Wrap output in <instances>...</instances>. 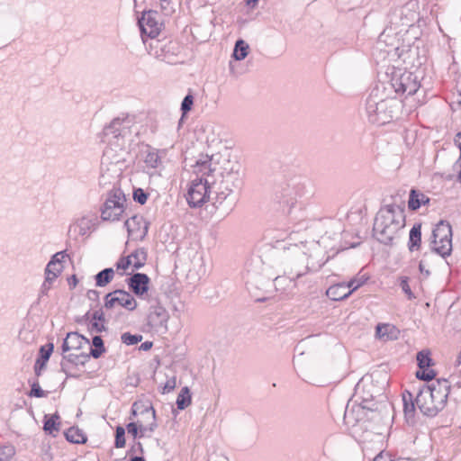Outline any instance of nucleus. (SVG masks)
Wrapping results in <instances>:
<instances>
[{"mask_svg":"<svg viewBox=\"0 0 461 461\" xmlns=\"http://www.w3.org/2000/svg\"><path fill=\"white\" fill-rule=\"evenodd\" d=\"M358 390L357 387L356 400L351 407L349 403L346 406L344 420L353 427L359 426L361 429H375V426L390 418L393 406L385 396L380 395L375 399L369 391L363 389V393L359 394Z\"/></svg>","mask_w":461,"mask_h":461,"instance_id":"f257e3e1","label":"nucleus"},{"mask_svg":"<svg viewBox=\"0 0 461 461\" xmlns=\"http://www.w3.org/2000/svg\"><path fill=\"white\" fill-rule=\"evenodd\" d=\"M405 226L402 204H386L380 208L373 225V236L384 245L391 246L396 233Z\"/></svg>","mask_w":461,"mask_h":461,"instance_id":"f03ea898","label":"nucleus"},{"mask_svg":"<svg viewBox=\"0 0 461 461\" xmlns=\"http://www.w3.org/2000/svg\"><path fill=\"white\" fill-rule=\"evenodd\" d=\"M305 193V183L301 176H294L289 178L280 176L275 181L272 200L277 205V210L289 214L298 199L302 198Z\"/></svg>","mask_w":461,"mask_h":461,"instance_id":"7ed1b4c3","label":"nucleus"},{"mask_svg":"<svg viewBox=\"0 0 461 461\" xmlns=\"http://www.w3.org/2000/svg\"><path fill=\"white\" fill-rule=\"evenodd\" d=\"M220 179L214 178L212 181V190L216 194L214 204L222 203L226 198L240 189L242 185L241 165L238 161L227 160L219 172Z\"/></svg>","mask_w":461,"mask_h":461,"instance_id":"20e7f679","label":"nucleus"},{"mask_svg":"<svg viewBox=\"0 0 461 461\" xmlns=\"http://www.w3.org/2000/svg\"><path fill=\"white\" fill-rule=\"evenodd\" d=\"M144 45L150 56L168 64L176 63V58L181 51V45L176 40L163 37L145 41Z\"/></svg>","mask_w":461,"mask_h":461,"instance_id":"39448f33","label":"nucleus"},{"mask_svg":"<svg viewBox=\"0 0 461 461\" xmlns=\"http://www.w3.org/2000/svg\"><path fill=\"white\" fill-rule=\"evenodd\" d=\"M452 226L446 220H440L432 230L431 250L443 258L450 256L453 250L452 246Z\"/></svg>","mask_w":461,"mask_h":461,"instance_id":"423d86ee","label":"nucleus"},{"mask_svg":"<svg viewBox=\"0 0 461 461\" xmlns=\"http://www.w3.org/2000/svg\"><path fill=\"white\" fill-rule=\"evenodd\" d=\"M125 201V194L121 188L111 189L100 208L102 221H119L124 212L123 203Z\"/></svg>","mask_w":461,"mask_h":461,"instance_id":"0eeeda50","label":"nucleus"},{"mask_svg":"<svg viewBox=\"0 0 461 461\" xmlns=\"http://www.w3.org/2000/svg\"><path fill=\"white\" fill-rule=\"evenodd\" d=\"M213 193L212 181L209 178H194L187 191L186 201L190 207L199 208L209 199Z\"/></svg>","mask_w":461,"mask_h":461,"instance_id":"6e6552de","label":"nucleus"},{"mask_svg":"<svg viewBox=\"0 0 461 461\" xmlns=\"http://www.w3.org/2000/svg\"><path fill=\"white\" fill-rule=\"evenodd\" d=\"M388 100H378L376 95H374L373 93L370 94L366 101V111L371 123L384 125L393 120V112L388 110Z\"/></svg>","mask_w":461,"mask_h":461,"instance_id":"1a4fd4ad","label":"nucleus"},{"mask_svg":"<svg viewBox=\"0 0 461 461\" xmlns=\"http://www.w3.org/2000/svg\"><path fill=\"white\" fill-rule=\"evenodd\" d=\"M158 13L154 10L144 11L141 17L138 19L142 41H151L158 37L160 33L161 23H158Z\"/></svg>","mask_w":461,"mask_h":461,"instance_id":"9d476101","label":"nucleus"},{"mask_svg":"<svg viewBox=\"0 0 461 461\" xmlns=\"http://www.w3.org/2000/svg\"><path fill=\"white\" fill-rule=\"evenodd\" d=\"M392 86L397 94L413 95L420 87V83L417 75L406 71L399 77H393Z\"/></svg>","mask_w":461,"mask_h":461,"instance_id":"9b49d317","label":"nucleus"},{"mask_svg":"<svg viewBox=\"0 0 461 461\" xmlns=\"http://www.w3.org/2000/svg\"><path fill=\"white\" fill-rule=\"evenodd\" d=\"M131 126L132 120H131L129 116L123 118L116 117L104 128L103 134L104 137L111 136L117 140V141L120 140H124L126 138L130 137Z\"/></svg>","mask_w":461,"mask_h":461,"instance_id":"f8f14e48","label":"nucleus"},{"mask_svg":"<svg viewBox=\"0 0 461 461\" xmlns=\"http://www.w3.org/2000/svg\"><path fill=\"white\" fill-rule=\"evenodd\" d=\"M116 303L128 311L135 310L138 305L132 294L123 289H116L105 294L104 305L105 309H112Z\"/></svg>","mask_w":461,"mask_h":461,"instance_id":"ddd939ff","label":"nucleus"},{"mask_svg":"<svg viewBox=\"0 0 461 461\" xmlns=\"http://www.w3.org/2000/svg\"><path fill=\"white\" fill-rule=\"evenodd\" d=\"M433 391L429 386H421L415 397V402L420 412L428 417H435L439 411L432 400Z\"/></svg>","mask_w":461,"mask_h":461,"instance_id":"4468645a","label":"nucleus"},{"mask_svg":"<svg viewBox=\"0 0 461 461\" xmlns=\"http://www.w3.org/2000/svg\"><path fill=\"white\" fill-rule=\"evenodd\" d=\"M126 284L130 290L138 298H144L148 295L149 290L150 278L145 273L135 272L126 280Z\"/></svg>","mask_w":461,"mask_h":461,"instance_id":"2eb2a0df","label":"nucleus"},{"mask_svg":"<svg viewBox=\"0 0 461 461\" xmlns=\"http://www.w3.org/2000/svg\"><path fill=\"white\" fill-rule=\"evenodd\" d=\"M128 235L134 240H143L148 234L149 222L143 216L133 215L125 221Z\"/></svg>","mask_w":461,"mask_h":461,"instance_id":"dca6fc26","label":"nucleus"},{"mask_svg":"<svg viewBox=\"0 0 461 461\" xmlns=\"http://www.w3.org/2000/svg\"><path fill=\"white\" fill-rule=\"evenodd\" d=\"M422 386H429L433 391L432 400L437 405L438 410L440 411L445 407L447 397L450 392V384L447 379H438L436 383L430 384H423Z\"/></svg>","mask_w":461,"mask_h":461,"instance_id":"f3484780","label":"nucleus"},{"mask_svg":"<svg viewBox=\"0 0 461 461\" xmlns=\"http://www.w3.org/2000/svg\"><path fill=\"white\" fill-rule=\"evenodd\" d=\"M289 249L295 255V265L285 273L288 275L290 281L299 279L309 272V267L304 265L305 255L302 253L297 245H293Z\"/></svg>","mask_w":461,"mask_h":461,"instance_id":"a211bd4d","label":"nucleus"},{"mask_svg":"<svg viewBox=\"0 0 461 461\" xmlns=\"http://www.w3.org/2000/svg\"><path fill=\"white\" fill-rule=\"evenodd\" d=\"M169 319L167 311L156 301V304L150 305L149 313L148 315V323L152 328H165Z\"/></svg>","mask_w":461,"mask_h":461,"instance_id":"6ab92c4d","label":"nucleus"},{"mask_svg":"<svg viewBox=\"0 0 461 461\" xmlns=\"http://www.w3.org/2000/svg\"><path fill=\"white\" fill-rule=\"evenodd\" d=\"M212 157H209L208 155L202 156L201 158L195 161V164L193 166L194 173L195 174V178H209L213 180L214 175L213 173L217 170L216 167H212Z\"/></svg>","mask_w":461,"mask_h":461,"instance_id":"aec40b11","label":"nucleus"},{"mask_svg":"<svg viewBox=\"0 0 461 461\" xmlns=\"http://www.w3.org/2000/svg\"><path fill=\"white\" fill-rule=\"evenodd\" d=\"M53 351L54 344L52 342H48L47 344L40 347L39 354L33 366L34 373L37 376L41 375V371L46 367Z\"/></svg>","mask_w":461,"mask_h":461,"instance_id":"412c9836","label":"nucleus"},{"mask_svg":"<svg viewBox=\"0 0 461 461\" xmlns=\"http://www.w3.org/2000/svg\"><path fill=\"white\" fill-rule=\"evenodd\" d=\"M402 403H403V413L406 422L409 425H414L416 423L415 414H416V407L417 404L415 402V398L412 393L405 390L402 393Z\"/></svg>","mask_w":461,"mask_h":461,"instance_id":"4be33fe9","label":"nucleus"},{"mask_svg":"<svg viewBox=\"0 0 461 461\" xmlns=\"http://www.w3.org/2000/svg\"><path fill=\"white\" fill-rule=\"evenodd\" d=\"M75 224L79 229L78 234L86 236L96 229L99 224V219L96 213H89L77 219Z\"/></svg>","mask_w":461,"mask_h":461,"instance_id":"5701e85b","label":"nucleus"},{"mask_svg":"<svg viewBox=\"0 0 461 461\" xmlns=\"http://www.w3.org/2000/svg\"><path fill=\"white\" fill-rule=\"evenodd\" d=\"M105 316L102 308L95 310L92 312L91 321L88 324L87 331L90 334L101 333L107 331L108 328L105 325Z\"/></svg>","mask_w":461,"mask_h":461,"instance_id":"b1692460","label":"nucleus"},{"mask_svg":"<svg viewBox=\"0 0 461 461\" xmlns=\"http://www.w3.org/2000/svg\"><path fill=\"white\" fill-rule=\"evenodd\" d=\"M430 198L421 193L420 190L411 188L409 194L408 208L411 211H417L422 205H428Z\"/></svg>","mask_w":461,"mask_h":461,"instance_id":"393cba45","label":"nucleus"},{"mask_svg":"<svg viewBox=\"0 0 461 461\" xmlns=\"http://www.w3.org/2000/svg\"><path fill=\"white\" fill-rule=\"evenodd\" d=\"M421 246V223L416 222L409 232L408 249L411 252L419 250Z\"/></svg>","mask_w":461,"mask_h":461,"instance_id":"a878e982","label":"nucleus"},{"mask_svg":"<svg viewBox=\"0 0 461 461\" xmlns=\"http://www.w3.org/2000/svg\"><path fill=\"white\" fill-rule=\"evenodd\" d=\"M348 290L345 283H340L330 286L327 290V295L333 301H342L351 294V291Z\"/></svg>","mask_w":461,"mask_h":461,"instance_id":"bb28decb","label":"nucleus"},{"mask_svg":"<svg viewBox=\"0 0 461 461\" xmlns=\"http://www.w3.org/2000/svg\"><path fill=\"white\" fill-rule=\"evenodd\" d=\"M89 345L90 351L88 354L95 359L100 358L107 350L102 336L98 334L92 337Z\"/></svg>","mask_w":461,"mask_h":461,"instance_id":"cd10ccee","label":"nucleus"},{"mask_svg":"<svg viewBox=\"0 0 461 461\" xmlns=\"http://www.w3.org/2000/svg\"><path fill=\"white\" fill-rule=\"evenodd\" d=\"M64 436L72 444H85L87 441L86 433L77 427H70L64 431Z\"/></svg>","mask_w":461,"mask_h":461,"instance_id":"c85d7f7f","label":"nucleus"},{"mask_svg":"<svg viewBox=\"0 0 461 461\" xmlns=\"http://www.w3.org/2000/svg\"><path fill=\"white\" fill-rule=\"evenodd\" d=\"M129 256L133 268L139 270L146 265L148 251L145 248H138L129 254Z\"/></svg>","mask_w":461,"mask_h":461,"instance_id":"c756f323","label":"nucleus"},{"mask_svg":"<svg viewBox=\"0 0 461 461\" xmlns=\"http://www.w3.org/2000/svg\"><path fill=\"white\" fill-rule=\"evenodd\" d=\"M59 414L56 411L53 414H46L43 418V429L47 434L53 435L54 431H59L60 428Z\"/></svg>","mask_w":461,"mask_h":461,"instance_id":"7c9ffc66","label":"nucleus"},{"mask_svg":"<svg viewBox=\"0 0 461 461\" xmlns=\"http://www.w3.org/2000/svg\"><path fill=\"white\" fill-rule=\"evenodd\" d=\"M114 276V270L113 267H106L99 271L95 276V285L97 287H104L112 282Z\"/></svg>","mask_w":461,"mask_h":461,"instance_id":"2f4dec72","label":"nucleus"},{"mask_svg":"<svg viewBox=\"0 0 461 461\" xmlns=\"http://www.w3.org/2000/svg\"><path fill=\"white\" fill-rule=\"evenodd\" d=\"M249 44L242 39H238L235 42L231 57L235 60H243L249 54Z\"/></svg>","mask_w":461,"mask_h":461,"instance_id":"473e14b6","label":"nucleus"},{"mask_svg":"<svg viewBox=\"0 0 461 461\" xmlns=\"http://www.w3.org/2000/svg\"><path fill=\"white\" fill-rule=\"evenodd\" d=\"M395 330L394 326L386 323H379L375 327V336L376 338L384 340H389L393 339H396L395 336L393 335V332Z\"/></svg>","mask_w":461,"mask_h":461,"instance_id":"72a5a7b5","label":"nucleus"},{"mask_svg":"<svg viewBox=\"0 0 461 461\" xmlns=\"http://www.w3.org/2000/svg\"><path fill=\"white\" fill-rule=\"evenodd\" d=\"M245 279L247 285H267V284L270 282V278H266L265 276L258 275L255 271H252L249 268L246 270Z\"/></svg>","mask_w":461,"mask_h":461,"instance_id":"f704fd0d","label":"nucleus"},{"mask_svg":"<svg viewBox=\"0 0 461 461\" xmlns=\"http://www.w3.org/2000/svg\"><path fill=\"white\" fill-rule=\"evenodd\" d=\"M192 402L191 391L187 386H184L176 398V407L178 410L183 411L187 408Z\"/></svg>","mask_w":461,"mask_h":461,"instance_id":"c9c22d12","label":"nucleus"},{"mask_svg":"<svg viewBox=\"0 0 461 461\" xmlns=\"http://www.w3.org/2000/svg\"><path fill=\"white\" fill-rule=\"evenodd\" d=\"M69 335L72 337L70 340L71 349L79 350L84 344H90V339L77 331H69Z\"/></svg>","mask_w":461,"mask_h":461,"instance_id":"e433bc0d","label":"nucleus"},{"mask_svg":"<svg viewBox=\"0 0 461 461\" xmlns=\"http://www.w3.org/2000/svg\"><path fill=\"white\" fill-rule=\"evenodd\" d=\"M91 358L88 353L64 355L63 360L75 366H85Z\"/></svg>","mask_w":461,"mask_h":461,"instance_id":"4c0bfd02","label":"nucleus"},{"mask_svg":"<svg viewBox=\"0 0 461 461\" xmlns=\"http://www.w3.org/2000/svg\"><path fill=\"white\" fill-rule=\"evenodd\" d=\"M417 365L419 368L430 367L434 365L429 350L423 349L417 353Z\"/></svg>","mask_w":461,"mask_h":461,"instance_id":"58836bf2","label":"nucleus"},{"mask_svg":"<svg viewBox=\"0 0 461 461\" xmlns=\"http://www.w3.org/2000/svg\"><path fill=\"white\" fill-rule=\"evenodd\" d=\"M147 154L145 156L144 162L147 167L156 168L160 162V158L155 149H152L149 146H147Z\"/></svg>","mask_w":461,"mask_h":461,"instance_id":"ea45409f","label":"nucleus"},{"mask_svg":"<svg viewBox=\"0 0 461 461\" xmlns=\"http://www.w3.org/2000/svg\"><path fill=\"white\" fill-rule=\"evenodd\" d=\"M125 428L121 425L116 426L114 432V447L122 448L125 447Z\"/></svg>","mask_w":461,"mask_h":461,"instance_id":"a19ab883","label":"nucleus"},{"mask_svg":"<svg viewBox=\"0 0 461 461\" xmlns=\"http://www.w3.org/2000/svg\"><path fill=\"white\" fill-rule=\"evenodd\" d=\"M143 339L141 334H131V332H124L121 336L122 342L127 346H133L140 342Z\"/></svg>","mask_w":461,"mask_h":461,"instance_id":"79ce46f5","label":"nucleus"},{"mask_svg":"<svg viewBox=\"0 0 461 461\" xmlns=\"http://www.w3.org/2000/svg\"><path fill=\"white\" fill-rule=\"evenodd\" d=\"M437 375V372L434 369H431L430 367L426 368H419V370L416 372V377L419 380H422L425 382L432 381Z\"/></svg>","mask_w":461,"mask_h":461,"instance_id":"37998d69","label":"nucleus"},{"mask_svg":"<svg viewBox=\"0 0 461 461\" xmlns=\"http://www.w3.org/2000/svg\"><path fill=\"white\" fill-rule=\"evenodd\" d=\"M143 408L140 411V414H150L152 418V422L147 426L149 429V432H153L158 428V423L156 421V411L151 404L149 406H141Z\"/></svg>","mask_w":461,"mask_h":461,"instance_id":"c03bdc74","label":"nucleus"},{"mask_svg":"<svg viewBox=\"0 0 461 461\" xmlns=\"http://www.w3.org/2000/svg\"><path fill=\"white\" fill-rule=\"evenodd\" d=\"M194 105V95L191 92H189L182 100L180 110L184 115H187V113L192 110Z\"/></svg>","mask_w":461,"mask_h":461,"instance_id":"a18cd8bd","label":"nucleus"},{"mask_svg":"<svg viewBox=\"0 0 461 461\" xmlns=\"http://www.w3.org/2000/svg\"><path fill=\"white\" fill-rule=\"evenodd\" d=\"M132 198L134 202L142 205L146 203L149 198V194L140 187L134 188L132 193Z\"/></svg>","mask_w":461,"mask_h":461,"instance_id":"49530a36","label":"nucleus"},{"mask_svg":"<svg viewBox=\"0 0 461 461\" xmlns=\"http://www.w3.org/2000/svg\"><path fill=\"white\" fill-rule=\"evenodd\" d=\"M47 394L48 393L41 389L38 381H34L31 384V391L28 393L30 397L42 398L46 397Z\"/></svg>","mask_w":461,"mask_h":461,"instance_id":"de8ad7c7","label":"nucleus"},{"mask_svg":"<svg viewBox=\"0 0 461 461\" xmlns=\"http://www.w3.org/2000/svg\"><path fill=\"white\" fill-rule=\"evenodd\" d=\"M66 256V250H61L55 253L48 263V271H50V268H51L53 266H62L63 259Z\"/></svg>","mask_w":461,"mask_h":461,"instance_id":"09e8293b","label":"nucleus"},{"mask_svg":"<svg viewBox=\"0 0 461 461\" xmlns=\"http://www.w3.org/2000/svg\"><path fill=\"white\" fill-rule=\"evenodd\" d=\"M367 278H366L364 276H362L361 277L357 278V277H355V278H352L351 280H349L348 283H345L346 285H348V289H349L348 291H351V294L357 290L359 287H361L366 282Z\"/></svg>","mask_w":461,"mask_h":461,"instance_id":"8fccbe9b","label":"nucleus"},{"mask_svg":"<svg viewBox=\"0 0 461 461\" xmlns=\"http://www.w3.org/2000/svg\"><path fill=\"white\" fill-rule=\"evenodd\" d=\"M410 278L408 276H401L400 277V287L402 292L408 296L409 299L415 298L411 286L409 285Z\"/></svg>","mask_w":461,"mask_h":461,"instance_id":"3c124183","label":"nucleus"},{"mask_svg":"<svg viewBox=\"0 0 461 461\" xmlns=\"http://www.w3.org/2000/svg\"><path fill=\"white\" fill-rule=\"evenodd\" d=\"M130 266L132 265L129 255L126 257L122 256L115 263L116 270H126Z\"/></svg>","mask_w":461,"mask_h":461,"instance_id":"603ef678","label":"nucleus"},{"mask_svg":"<svg viewBox=\"0 0 461 461\" xmlns=\"http://www.w3.org/2000/svg\"><path fill=\"white\" fill-rule=\"evenodd\" d=\"M55 281V278L50 277L45 275V280L41 285L39 297H42L43 295H47L49 290L51 288L52 283Z\"/></svg>","mask_w":461,"mask_h":461,"instance_id":"864d4df0","label":"nucleus"},{"mask_svg":"<svg viewBox=\"0 0 461 461\" xmlns=\"http://www.w3.org/2000/svg\"><path fill=\"white\" fill-rule=\"evenodd\" d=\"M125 429H127L128 433L133 437V438H139L140 434V427L139 423L135 421L129 422L126 425Z\"/></svg>","mask_w":461,"mask_h":461,"instance_id":"5fc2aeb1","label":"nucleus"},{"mask_svg":"<svg viewBox=\"0 0 461 461\" xmlns=\"http://www.w3.org/2000/svg\"><path fill=\"white\" fill-rule=\"evenodd\" d=\"M63 266H53L51 268H50V271H48V265L45 267V275L57 278L62 272Z\"/></svg>","mask_w":461,"mask_h":461,"instance_id":"6e6d98bb","label":"nucleus"},{"mask_svg":"<svg viewBox=\"0 0 461 461\" xmlns=\"http://www.w3.org/2000/svg\"><path fill=\"white\" fill-rule=\"evenodd\" d=\"M71 338L72 337H70L69 332H68L66 338L62 341V344H61L62 358H64V355H68L67 353L68 351L72 350L70 348L71 347V345H70Z\"/></svg>","mask_w":461,"mask_h":461,"instance_id":"4d7b16f0","label":"nucleus"},{"mask_svg":"<svg viewBox=\"0 0 461 461\" xmlns=\"http://www.w3.org/2000/svg\"><path fill=\"white\" fill-rule=\"evenodd\" d=\"M0 455L3 458H6V461L14 455V448L12 446H4L0 447Z\"/></svg>","mask_w":461,"mask_h":461,"instance_id":"13d9d810","label":"nucleus"},{"mask_svg":"<svg viewBox=\"0 0 461 461\" xmlns=\"http://www.w3.org/2000/svg\"><path fill=\"white\" fill-rule=\"evenodd\" d=\"M141 406H147L146 404L139 402H133L131 409V417L134 418L138 415V413H140V411L143 410Z\"/></svg>","mask_w":461,"mask_h":461,"instance_id":"bf43d9fd","label":"nucleus"},{"mask_svg":"<svg viewBox=\"0 0 461 461\" xmlns=\"http://www.w3.org/2000/svg\"><path fill=\"white\" fill-rule=\"evenodd\" d=\"M92 312L90 311L86 312L83 316L76 319V321L79 324H85L88 328V324L91 321Z\"/></svg>","mask_w":461,"mask_h":461,"instance_id":"052dcab7","label":"nucleus"},{"mask_svg":"<svg viewBox=\"0 0 461 461\" xmlns=\"http://www.w3.org/2000/svg\"><path fill=\"white\" fill-rule=\"evenodd\" d=\"M86 297L89 301L99 303L100 292L95 289H90L86 293Z\"/></svg>","mask_w":461,"mask_h":461,"instance_id":"680f3d73","label":"nucleus"},{"mask_svg":"<svg viewBox=\"0 0 461 461\" xmlns=\"http://www.w3.org/2000/svg\"><path fill=\"white\" fill-rule=\"evenodd\" d=\"M175 387H176V378L173 377L172 379L167 381V383L165 384V385L162 389V393H169Z\"/></svg>","mask_w":461,"mask_h":461,"instance_id":"e2e57ef3","label":"nucleus"},{"mask_svg":"<svg viewBox=\"0 0 461 461\" xmlns=\"http://www.w3.org/2000/svg\"><path fill=\"white\" fill-rule=\"evenodd\" d=\"M131 452H139L141 455L144 453L143 446L140 442H135L134 445L131 447V449L128 451V453Z\"/></svg>","mask_w":461,"mask_h":461,"instance_id":"0e129e2a","label":"nucleus"},{"mask_svg":"<svg viewBox=\"0 0 461 461\" xmlns=\"http://www.w3.org/2000/svg\"><path fill=\"white\" fill-rule=\"evenodd\" d=\"M152 347H153V342L149 341V340H146L140 344V346L139 347V350L148 351V350L151 349Z\"/></svg>","mask_w":461,"mask_h":461,"instance_id":"69168bd1","label":"nucleus"},{"mask_svg":"<svg viewBox=\"0 0 461 461\" xmlns=\"http://www.w3.org/2000/svg\"><path fill=\"white\" fill-rule=\"evenodd\" d=\"M78 283V279L76 275H72L68 278V284L70 289H74Z\"/></svg>","mask_w":461,"mask_h":461,"instance_id":"338daca9","label":"nucleus"},{"mask_svg":"<svg viewBox=\"0 0 461 461\" xmlns=\"http://www.w3.org/2000/svg\"><path fill=\"white\" fill-rule=\"evenodd\" d=\"M419 270L420 273L425 274L426 276H429L430 275V272L429 270H425V259H421L419 263Z\"/></svg>","mask_w":461,"mask_h":461,"instance_id":"774afa93","label":"nucleus"}]
</instances>
